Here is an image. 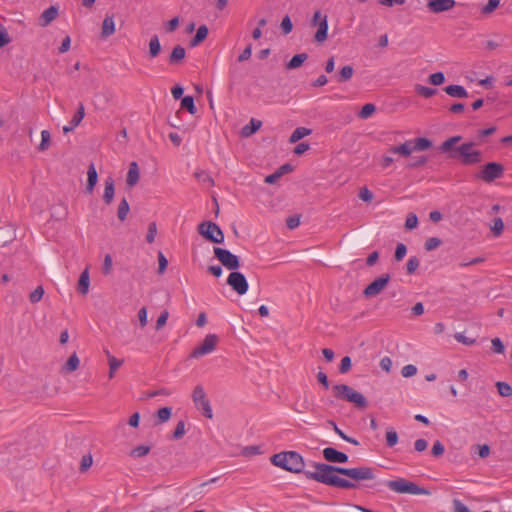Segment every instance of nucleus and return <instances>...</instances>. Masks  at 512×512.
I'll list each match as a JSON object with an SVG mask.
<instances>
[{
    "mask_svg": "<svg viewBox=\"0 0 512 512\" xmlns=\"http://www.w3.org/2000/svg\"><path fill=\"white\" fill-rule=\"evenodd\" d=\"M311 133H312L311 129H308L306 127H298L290 135L289 142L296 143L299 140H301L302 138L310 135Z\"/></svg>",
    "mask_w": 512,
    "mask_h": 512,
    "instance_id": "bb28decb",
    "label": "nucleus"
},
{
    "mask_svg": "<svg viewBox=\"0 0 512 512\" xmlns=\"http://www.w3.org/2000/svg\"><path fill=\"white\" fill-rule=\"evenodd\" d=\"M496 387H497L498 393L502 397H511L512 396V387L510 384H508L506 382L499 381L496 383Z\"/></svg>",
    "mask_w": 512,
    "mask_h": 512,
    "instance_id": "4c0bfd02",
    "label": "nucleus"
},
{
    "mask_svg": "<svg viewBox=\"0 0 512 512\" xmlns=\"http://www.w3.org/2000/svg\"><path fill=\"white\" fill-rule=\"evenodd\" d=\"M58 16V7L50 6L46 10L42 12L39 17V25L41 27L48 26L52 21H54Z\"/></svg>",
    "mask_w": 512,
    "mask_h": 512,
    "instance_id": "2eb2a0df",
    "label": "nucleus"
},
{
    "mask_svg": "<svg viewBox=\"0 0 512 512\" xmlns=\"http://www.w3.org/2000/svg\"><path fill=\"white\" fill-rule=\"evenodd\" d=\"M171 412H172V409L170 407L160 408L157 411V417H158L159 423H164V422L168 421L171 417Z\"/></svg>",
    "mask_w": 512,
    "mask_h": 512,
    "instance_id": "c03bdc74",
    "label": "nucleus"
},
{
    "mask_svg": "<svg viewBox=\"0 0 512 512\" xmlns=\"http://www.w3.org/2000/svg\"><path fill=\"white\" fill-rule=\"evenodd\" d=\"M106 355L108 356L109 363L108 377L112 379L115 375L116 370L123 364V361L112 356L108 350L106 351Z\"/></svg>",
    "mask_w": 512,
    "mask_h": 512,
    "instance_id": "c85d7f7f",
    "label": "nucleus"
},
{
    "mask_svg": "<svg viewBox=\"0 0 512 512\" xmlns=\"http://www.w3.org/2000/svg\"><path fill=\"white\" fill-rule=\"evenodd\" d=\"M504 229V223L503 220L498 217L493 220V225L491 226V231L493 232L494 236L498 237L502 234Z\"/></svg>",
    "mask_w": 512,
    "mask_h": 512,
    "instance_id": "37998d69",
    "label": "nucleus"
},
{
    "mask_svg": "<svg viewBox=\"0 0 512 512\" xmlns=\"http://www.w3.org/2000/svg\"><path fill=\"white\" fill-rule=\"evenodd\" d=\"M376 110V107L374 104L372 103H367L365 104L362 109L360 110L358 116L361 118V119H367L369 118Z\"/></svg>",
    "mask_w": 512,
    "mask_h": 512,
    "instance_id": "ea45409f",
    "label": "nucleus"
},
{
    "mask_svg": "<svg viewBox=\"0 0 512 512\" xmlns=\"http://www.w3.org/2000/svg\"><path fill=\"white\" fill-rule=\"evenodd\" d=\"M198 232L212 243L220 244L224 241V234L220 227L211 221L202 222L198 226Z\"/></svg>",
    "mask_w": 512,
    "mask_h": 512,
    "instance_id": "0eeeda50",
    "label": "nucleus"
},
{
    "mask_svg": "<svg viewBox=\"0 0 512 512\" xmlns=\"http://www.w3.org/2000/svg\"><path fill=\"white\" fill-rule=\"evenodd\" d=\"M492 348L495 353L502 354L504 352V345L499 338H494L491 341Z\"/></svg>",
    "mask_w": 512,
    "mask_h": 512,
    "instance_id": "69168bd1",
    "label": "nucleus"
},
{
    "mask_svg": "<svg viewBox=\"0 0 512 512\" xmlns=\"http://www.w3.org/2000/svg\"><path fill=\"white\" fill-rule=\"evenodd\" d=\"M428 81L434 86H438L444 83L445 75L442 72H436L429 76Z\"/></svg>",
    "mask_w": 512,
    "mask_h": 512,
    "instance_id": "49530a36",
    "label": "nucleus"
},
{
    "mask_svg": "<svg viewBox=\"0 0 512 512\" xmlns=\"http://www.w3.org/2000/svg\"><path fill=\"white\" fill-rule=\"evenodd\" d=\"M387 487L394 492L412 495H428L429 491L419 487L417 484L407 481L403 478L391 480L387 482Z\"/></svg>",
    "mask_w": 512,
    "mask_h": 512,
    "instance_id": "39448f33",
    "label": "nucleus"
},
{
    "mask_svg": "<svg viewBox=\"0 0 512 512\" xmlns=\"http://www.w3.org/2000/svg\"><path fill=\"white\" fill-rule=\"evenodd\" d=\"M334 396L337 399L346 400L354 403L360 409H366L368 402L366 398L359 392L355 391L352 387L346 384H337L332 387Z\"/></svg>",
    "mask_w": 512,
    "mask_h": 512,
    "instance_id": "20e7f679",
    "label": "nucleus"
},
{
    "mask_svg": "<svg viewBox=\"0 0 512 512\" xmlns=\"http://www.w3.org/2000/svg\"><path fill=\"white\" fill-rule=\"evenodd\" d=\"M85 116V108L83 103H79L78 110L74 114L73 118L70 120V124L73 125L75 128L81 123Z\"/></svg>",
    "mask_w": 512,
    "mask_h": 512,
    "instance_id": "c9c22d12",
    "label": "nucleus"
},
{
    "mask_svg": "<svg viewBox=\"0 0 512 512\" xmlns=\"http://www.w3.org/2000/svg\"><path fill=\"white\" fill-rule=\"evenodd\" d=\"M158 263V273L163 274L167 268L168 260L161 251L158 253Z\"/></svg>",
    "mask_w": 512,
    "mask_h": 512,
    "instance_id": "bf43d9fd",
    "label": "nucleus"
},
{
    "mask_svg": "<svg viewBox=\"0 0 512 512\" xmlns=\"http://www.w3.org/2000/svg\"><path fill=\"white\" fill-rule=\"evenodd\" d=\"M168 317H169V313L167 310H164L161 312V314L159 315V317L156 321V325H155L156 330H160L166 325Z\"/></svg>",
    "mask_w": 512,
    "mask_h": 512,
    "instance_id": "864d4df0",
    "label": "nucleus"
},
{
    "mask_svg": "<svg viewBox=\"0 0 512 512\" xmlns=\"http://www.w3.org/2000/svg\"><path fill=\"white\" fill-rule=\"evenodd\" d=\"M427 161H428V158L426 156L413 157L406 164V168L407 169H416V168H419V167L423 166L424 164H426Z\"/></svg>",
    "mask_w": 512,
    "mask_h": 512,
    "instance_id": "e433bc0d",
    "label": "nucleus"
},
{
    "mask_svg": "<svg viewBox=\"0 0 512 512\" xmlns=\"http://www.w3.org/2000/svg\"><path fill=\"white\" fill-rule=\"evenodd\" d=\"M218 342H219V338L216 334L206 335L203 342L191 352L190 357L200 358L204 355H207V354L213 352L215 350Z\"/></svg>",
    "mask_w": 512,
    "mask_h": 512,
    "instance_id": "1a4fd4ad",
    "label": "nucleus"
},
{
    "mask_svg": "<svg viewBox=\"0 0 512 512\" xmlns=\"http://www.w3.org/2000/svg\"><path fill=\"white\" fill-rule=\"evenodd\" d=\"M444 91L451 97L455 98H467L468 92L461 85H449L444 88Z\"/></svg>",
    "mask_w": 512,
    "mask_h": 512,
    "instance_id": "4be33fe9",
    "label": "nucleus"
},
{
    "mask_svg": "<svg viewBox=\"0 0 512 512\" xmlns=\"http://www.w3.org/2000/svg\"><path fill=\"white\" fill-rule=\"evenodd\" d=\"M227 284L239 295H243L248 290V282L241 272L232 271L228 278Z\"/></svg>",
    "mask_w": 512,
    "mask_h": 512,
    "instance_id": "f8f14e48",
    "label": "nucleus"
},
{
    "mask_svg": "<svg viewBox=\"0 0 512 512\" xmlns=\"http://www.w3.org/2000/svg\"><path fill=\"white\" fill-rule=\"evenodd\" d=\"M129 210H130L129 203L126 198H123L118 205V210H117L118 219L120 221H124L127 218Z\"/></svg>",
    "mask_w": 512,
    "mask_h": 512,
    "instance_id": "2f4dec72",
    "label": "nucleus"
},
{
    "mask_svg": "<svg viewBox=\"0 0 512 512\" xmlns=\"http://www.w3.org/2000/svg\"><path fill=\"white\" fill-rule=\"evenodd\" d=\"M115 33V22H114V16L111 14H106L103 22H102V29H101V38H108L109 36L113 35Z\"/></svg>",
    "mask_w": 512,
    "mask_h": 512,
    "instance_id": "f3484780",
    "label": "nucleus"
},
{
    "mask_svg": "<svg viewBox=\"0 0 512 512\" xmlns=\"http://www.w3.org/2000/svg\"><path fill=\"white\" fill-rule=\"evenodd\" d=\"M419 259L415 256L410 257L406 264V271L407 274L411 275L413 274L417 268L419 267Z\"/></svg>",
    "mask_w": 512,
    "mask_h": 512,
    "instance_id": "de8ad7c7",
    "label": "nucleus"
},
{
    "mask_svg": "<svg viewBox=\"0 0 512 512\" xmlns=\"http://www.w3.org/2000/svg\"><path fill=\"white\" fill-rule=\"evenodd\" d=\"M271 462L292 473H304L306 478L316 482L341 488L357 489L359 481L375 479V469L368 466L345 468L326 463H314V470H304V459L295 451H285L271 457Z\"/></svg>",
    "mask_w": 512,
    "mask_h": 512,
    "instance_id": "f257e3e1",
    "label": "nucleus"
},
{
    "mask_svg": "<svg viewBox=\"0 0 512 512\" xmlns=\"http://www.w3.org/2000/svg\"><path fill=\"white\" fill-rule=\"evenodd\" d=\"M92 465V457L90 455L83 456L81 463H80V471L85 472L87 471Z\"/></svg>",
    "mask_w": 512,
    "mask_h": 512,
    "instance_id": "338daca9",
    "label": "nucleus"
},
{
    "mask_svg": "<svg viewBox=\"0 0 512 512\" xmlns=\"http://www.w3.org/2000/svg\"><path fill=\"white\" fill-rule=\"evenodd\" d=\"M308 55L306 53H300L294 55L291 60L286 64L287 70H293L299 68L306 60Z\"/></svg>",
    "mask_w": 512,
    "mask_h": 512,
    "instance_id": "b1692460",
    "label": "nucleus"
},
{
    "mask_svg": "<svg viewBox=\"0 0 512 512\" xmlns=\"http://www.w3.org/2000/svg\"><path fill=\"white\" fill-rule=\"evenodd\" d=\"M417 225H418V218H417L416 214L409 213L407 215V218L405 221V228L408 230H412V229L416 228Z\"/></svg>",
    "mask_w": 512,
    "mask_h": 512,
    "instance_id": "3c124183",
    "label": "nucleus"
},
{
    "mask_svg": "<svg viewBox=\"0 0 512 512\" xmlns=\"http://www.w3.org/2000/svg\"><path fill=\"white\" fill-rule=\"evenodd\" d=\"M462 139L461 136H453L442 142L439 149L443 153H448L452 159H459L463 165H476L482 161V153L475 150L474 142H465L459 146H455Z\"/></svg>",
    "mask_w": 512,
    "mask_h": 512,
    "instance_id": "f03ea898",
    "label": "nucleus"
},
{
    "mask_svg": "<svg viewBox=\"0 0 512 512\" xmlns=\"http://www.w3.org/2000/svg\"><path fill=\"white\" fill-rule=\"evenodd\" d=\"M416 373H417V368H416V366H414L412 364H408V365L404 366L401 370V374L405 378L412 377Z\"/></svg>",
    "mask_w": 512,
    "mask_h": 512,
    "instance_id": "4d7b16f0",
    "label": "nucleus"
},
{
    "mask_svg": "<svg viewBox=\"0 0 512 512\" xmlns=\"http://www.w3.org/2000/svg\"><path fill=\"white\" fill-rule=\"evenodd\" d=\"M185 56V49L181 45H177L173 48L172 52L170 53L168 63L170 65H178L184 60Z\"/></svg>",
    "mask_w": 512,
    "mask_h": 512,
    "instance_id": "6ab92c4d",
    "label": "nucleus"
},
{
    "mask_svg": "<svg viewBox=\"0 0 512 512\" xmlns=\"http://www.w3.org/2000/svg\"><path fill=\"white\" fill-rule=\"evenodd\" d=\"M50 142H51V136H50L49 131L43 130L41 132V142L39 144L38 149L40 151H46L50 146Z\"/></svg>",
    "mask_w": 512,
    "mask_h": 512,
    "instance_id": "58836bf2",
    "label": "nucleus"
},
{
    "mask_svg": "<svg viewBox=\"0 0 512 512\" xmlns=\"http://www.w3.org/2000/svg\"><path fill=\"white\" fill-rule=\"evenodd\" d=\"M444 452V445L439 440L435 441L431 449L432 455L434 457H441L444 454Z\"/></svg>",
    "mask_w": 512,
    "mask_h": 512,
    "instance_id": "603ef678",
    "label": "nucleus"
},
{
    "mask_svg": "<svg viewBox=\"0 0 512 512\" xmlns=\"http://www.w3.org/2000/svg\"><path fill=\"white\" fill-rule=\"evenodd\" d=\"M214 255L221 264L229 270H236L240 266L239 257L231 253L229 250L215 247Z\"/></svg>",
    "mask_w": 512,
    "mask_h": 512,
    "instance_id": "9d476101",
    "label": "nucleus"
},
{
    "mask_svg": "<svg viewBox=\"0 0 512 512\" xmlns=\"http://www.w3.org/2000/svg\"><path fill=\"white\" fill-rule=\"evenodd\" d=\"M43 295H44V288L41 285H39L35 288L34 291H32L29 294V300L33 304L38 303L42 299Z\"/></svg>",
    "mask_w": 512,
    "mask_h": 512,
    "instance_id": "a19ab883",
    "label": "nucleus"
},
{
    "mask_svg": "<svg viewBox=\"0 0 512 512\" xmlns=\"http://www.w3.org/2000/svg\"><path fill=\"white\" fill-rule=\"evenodd\" d=\"M323 457L327 462L330 463H346L348 462L347 454L340 452L332 447H326L323 449Z\"/></svg>",
    "mask_w": 512,
    "mask_h": 512,
    "instance_id": "4468645a",
    "label": "nucleus"
},
{
    "mask_svg": "<svg viewBox=\"0 0 512 512\" xmlns=\"http://www.w3.org/2000/svg\"><path fill=\"white\" fill-rule=\"evenodd\" d=\"M115 195V182L114 179L109 176L104 181V193H103V201L105 204L109 205L112 203Z\"/></svg>",
    "mask_w": 512,
    "mask_h": 512,
    "instance_id": "dca6fc26",
    "label": "nucleus"
},
{
    "mask_svg": "<svg viewBox=\"0 0 512 512\" xmlns=\"http://www.w3.org/2000/svg\"><path fill=\"white\" fill-rule=\"evenodd\" d=\"M293 25L289 16H285L281 22V29L284 34H288L292 31Z\"/></svg>",
    "mask_w": 512,
    "mask_h": 512,
    "instance_id": "680f3d73",
    "label": "nucleus"
},
{
    "mask_svg": "<svg viewBox=\"0 0 512 512\" xmlns=\"http://www.w3.org/2000/svg\"><path fill=\"white\" fill-rule=\"evenodd\" d=\"M351 369V358L349 356H345L341 359L339 372L344 374L347 373Z\"/></svg>",
    "mask_w": 512,
    "mask_h": 512,
    "instance_id": "13d9d810",
    "label": "nucleus"
},
{
    "mask_svg": "<svg viewBox=\"0 0 512 512\" xmlns=\"http://www.w3.org/2000/svg\"><path fill=\"white\" fill-rule=\"evenodd\" d=\"M455 4L454 0H428L427 8L432 13H442L451 10Z\"/></svg>",
    "mask_w": 512,
    "mask_h": 512,
    "instance_id": "ddd939ff",
    "label": "nucleus"
},
{
    "mask_svg": "<svg viewBox=\"0 0 512 512\" xmlns=\"http://www.w3.org/2000/svg\"><path fill=\"white\" fill-rule=\"evenodd\" d=\"M406 252H407L406 246L403 243H399L396 247L395 255H394L396 261H401L405 257Z\"/></svg>",
    "mask_w": 512,
    "mask_h": 512,
    "instance_id": "052dcab7",
    "label": "nucleus"
},
{
    "mask_svg": "<svg viewBox=\"0 0 512 512\" xmlns=\"http://www.w3.org/2000/svg\"><path fill=\"white\" fill-rule=\"evenodd\" d=\"M359 198L365 202H370L373 199V193L367 188L360 189Z\"/></svg>",
    "mask_w": 512,
    "mask_h": 512,
    "instance_id": "e2e57ef3",
    "label": "nucleus"
},
{
    "mask_svg": "<svg viewBox=\"0 0 512 512\" xmlns=\"http://www.w3.org/2000/svg\"><path fill=\"white\" fill-rule=\"evenodd\" d=\"M317 27L318 29L314 35V40L317 43H323L328 37V21L326 15L323 16Z\"/></svg>",
    "mask_w": 512,
    "mask_h": 512,
    "instance_id": "a211bd4d",
    "label": "nucleus"
},
{
    "mask_svg": "<svg viewBox=\"0 0 512 512\" xmlns=\"http://www.w3.org/2000/svg\"><path fill=\"white\" fill-rule=\"evenodd\" d=\"M89 272L88 268H86L79 277L78 284H77V290L79 293L86 295L89 290Z\"/></svg>",
    "mask_w": 512,
    "mask_h": 512,
    "instance_id": "5701e85b",
    "label": "nucleus"
},
{
    "mask_svg": "<svg viewBox=\"0 0 512 512\" xmlns=\"http://www.w3.org/2000/svg\"><path fill=\"white\" fill-rule=\"evenodd\" d=\"M140 178L139 168L136 162H132L129 166V170L127 173V185L130 187L135 186Z\"/></svg>",
    "mask_w": 512,
    "mask_h": 512,
    "instance_id": "412c9836",
    "label": "nucleus"
},
{
    "mask_svg": "<svg viewBox=\"0 0 512 512\" xmlns=\"http://www.w3.org/2000/svg\"><path fill=\"white\" fill-rule=\"evenodd\" d=\"M262 122L256 119H251L250 124L242 128V136L249 137L260 129Z\"/></svg>",
    "mask_w": 512,
    "mask_h": 512,
    "instance_id": "c756f323",
    "label": "nucleus"
},
{
    "mask_svg": "<svg viewBox=\"0 0 512 512\" xmlns=\"http://www.w3.org/2000/svg\"><path fill=\"white\" fill-rule=\"evenodd\" d=\"M207 35H208V28H207V26L206 25H201L197 29V32H196L195 36L191 39L190 46L191 47L198 46L202 41L205 40Z\"/></svg>",
    "mask_w": 512,
    "mask_h": 512,
    "instance_id": "393cba45",
    "label": "nucleus"
},
{
    "mask_svg": "<svg viewBox=\"0 0 512 512\" xmlns=\"http://www.w3.org/2000/svg\"><path fill=\"white\" fill-rule=\"evenodd\" d=\"M161 52V44L157 35L151 37L149 41V57L156 58Z\"/></svg>",
    "mask_w": 512,
    "mask_h": 512,
    "instance_id": "cd10ccee",
    "label": "nucleus"
},
{
    "mask_svg": "<svg viewBox=\"0 0 512 512\" xmlns=\"http://www.w3.org/2000/svg\"><path fill=\"white\" fill-rule=\"evenodd\" d=\"M181 108L186 109L192 115L197 112V108L194 104V99L192 96H185L182 98Z\"/></svg>",
    "mask_w": 512,
    "mask_h": 512,
    "instance_id": "473e14b6",
    "label": "nucleus"
},
{
    "mask_svg": "<svg viewBox=\"0 0 512 512\" xmlns=\"http://www.w3.org/2000/svg\"><path fill=\"white\" fill-rule=\"evenodd\" d=\"M500 4V0H488V3L482 8V13H492Z\"/></svg>",
    "mask_w": 512,
    "mask_h": 512,
    "instance_id": "5fc2aeb1",
    "label": "nucleus"
},
{
    "mask_svg": "<svg viewBox=\"0 0 512 512\" xmlns=\"http://www.w3.org/2000/svg\"><path fill=\"white\" fill-rule=\"evenodd\" d=\"M398 442V434L397 432L393 429V428H390L386 431V444L388 447H393L397 444Z\"/></svg>",
    "mask_w": 512,
    "mask_h": 512,
    "instance_id": "79ce46f5",
    "label": "nucleus"
},
{
    "mask_svg": "<svg viewBox=\"0 0 512 512\" xmlns=\"http://www.w3.org/2000/svg\"><path fill=\"white\" fill-rule=\"evenodd\" d=\"M151 450L150 446L147 445H139L133 448L130 452V456L134 458H141L149 454Z\"/></svg>",
    "mask_w": 512,
    "mask_h": 512,
    "instance_id": "f704fd0d",
    "label": "nucleus"
},
{
    "mask_svg": "<svg viewBox=\"0 0 512 512\" xmlns=\"http://www.w3.org/2000/svg\"><path fill=\"white\" fill-rule=\"evenodd\" d=\"M185 434V422L183 420H180L173 432V439L179 440L181 439Z\"/></svg>",
    "mask_w": 512,
    "mask_h": 512,
    "instance_id": "8fccbe9b",
    "label": "nucleus"
},
{
    "mask_svg": "<svg viewBox=\"0 0 512 512\" xmlns=\"http://www.w3.org/2000/svg\"><path fill=\"white\" fill-rule=\"evenodd\" d=\"M390 154L391 153L387 151V154L384 155L381 159L380 165L383 169L390 167L395 161L394 156H391Z\"/></svg>",
    "mask_w": 512,
    "mask_h": 512,
    "instance_id": "0e129e2a",
    "label": "nucleus"
},
{
    "mask_svg": "<svg viewBox=\"0 0 512 512\" xmlns=\"http://www.w3.org/2000/svg\"><path fill=\"white\" fill-rule=\"evenodd\" d=\"M432 147V142L424 137L415 138L413 140H407L404 143L391 146L388 148V152L399 157L408 158L411 156L413 151H425Z\"/></svg>",
    "mask_w": 512,
    "mask_h": 512,
    "instance_id": "7ed1b4c3",
    "label": "nucleus"
},
{
    "mask_svg": "<svg viewBox=\"0 0 512 512\" xmlns=\"http://www.w3.org/2000/svg\"><path fill=\"white\" fill-rule=\"evenodd\" d=\"M415 91L417 94H419L425 98H430V97L436 95V93H437V89L423 86L420 84L415 85Z\"/></svg>",
    "mask_w": 512,
    "mask_h": 512,
    "instance_id": "72a5a7b5",
    "label": "nucleus"
},
{
    "mask_svg": "<svg viewBox=\"0 0 512 512\" xmlns=\"http://www.w3.org/2000/svg\"><path fill=\"white\" fill-rule=\"evenodd\" d=\"M80 360L77 354L74 352L67 360L62 370L66 373H71L76 371L79 368Z\"/></svg>",
    "mask_w": 512,
    "mask_h": 512,
    "instance_id": "a878e982",
    "label": "nucleus"
},
{
    "mask_svg": "<svg viewBox=\"0 0 512 512\" xmlns=\"http://www.w3.org/2000/svg\"><path fill=\"white\" fill-rule=\"evenodd\" d=\"M157 235V225L155 222H151L149 225H148V230H147V234H146V241L148 243H153L154 240H155V237Z\"/></svg>",
    "mask_w": 512,
    "mask_h": 512,
    "instance_id": "09e8293b",
    "label": "nucleus"
},
{
    "mask_svg": "<svg viewBox=\"0 0 512 512\" xmlns=\"http://www.w3.org/2000/svg\"><path fill=\"white\" fill-rule=\"evenodd\" d=\"M391 277L388 273L382 274L380 277L376 278L372 281L366 288L363 290V295L366 298H372L379 295L388 285Z\"/></svg>",
    "mask_w": 512,
    "mask_h": 512,
    "instance_id": "9b49d317",
    "label": "nucleus"
},
{
    "mask_svg": "<svg viewBox=\"0 0 512 512\" xmlns=\"http://www.w3.org/2000/svg\"><path fill=\"white\" fill-rule=\"evenodd\" d=\"M87 176H88V179H87V185H86V192L88 194H91L93 192L95 185L97 183V180H98V174H97L94 164L89 165L88 171H87Z\"/></svg>",
    "mask_w": 512,
    "mask_h": 512,
    "instance_id": "aec40b11",
    "label": "nucleus"
},
{
    "mask_svg": "<svg viewBox=\"0 0 512 512\" xmlns=\"http://www.w3.org/2000/svg\"><path fill=\"white\" fill-rule=\"evenodd\" d=\"M192 400L194 402L195 407L198 410H201L203 415L209 419L213 417L212 408L210 405V401L206 396L203 386L197 385L195 386L192 393Z\"/></svg>",
    "mask_w": 512,
    "mask_h": 512,
    "instance_id": "6e6552de",
    "label": "nucleus"
},
{
    "mask_svg": "<svg viewBox=\"0 0 512 512\" xmlns=\"http://www.w3.org/2000/svg\"><path fill=\"white\" fill-rule=\"evenodd\" d=\"M504 166L498 162H489L481 167L475 174V178L486 183H491L499 179L504 174Z\"/></svg>",
    "mask_w": 512,
    "mask_h": 512,
    "instance_id": "423d86ee",
    "label": "nucleus"
},
{
    "mask_svg": "<svg viewBox=\"0 0 512 512\" xmlns=\"http://www.w3.org/2000/svg\"><path fill=\"white\" fill-rule=\"evenodd\" d=\"M454 338L459 342L467 346L475 344L476 340L473 338L466 337L462 333H455Z\"/></svg>",
    "mask_w": 512,
    "mask_h": 512,
    "instance_id": "6e6d98bb",
    "label": "nucleus"
},
{
    "mask_svg": "<svg viewBox=\"0 0 512 512\" xmlns=\"http://www.w3.org/2000/svg\"><path fill=\"white\" fill-rule=\"evenodd\" d=\"M354 69L351 65L344 66L337 75V81L339 83L346 82L352 78Z\"/></svg>",
    "mask_w": 512,
    "mask_h": 512,
    "instance_id": "7c9ffc66",
    "label": "nucleus"
},
{
    "mask_svg": "<svg viewBox=\"0 0 512 512\" xmlns=\"http://www.w3.org/2000/svg\"><path fill=\"white\" fill-rule=\"evenodd\" d=\"M442 244L441 239L437 237L428 238L424 244V248L426 251H432L438 248Z\"/></svg>",
    "mask_w": 512,
    "mask_h": 512,
    "instance_id": "a18cd8bd",
    "label": "nucleus"
},
{
    "mask_svg": "<svg viewBox=\"0 0 512 512\" xmlns=\"http://www.w3.org/2000/svg\"><path fill=\"white\" fill-rule=\"evenodd\" d=\"M300 224V219H299V216H290L287 218L286 220V225L289 229H295L299 226Z\"/></svg>",
    "mask_w": 512,
    "mask_h": 512,
    "instance_id": "774afa93",
    "label": "nucleus"
}]
</instances>
